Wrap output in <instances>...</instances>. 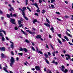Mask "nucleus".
<instances>
[{
	"instance_id": "obj_6",
	"label": "nucleus",
	"mask_w": 73,
	"mask_h": 73,
	"mask_svg": "<svg viewBox=\"0 0 73 73\" xmlns=\"http://www.w3.org/2000/svg\"><path fill=\"white\" fill-rule=\"evenodd\" d=\"M22 15H23L24 18L25 19H27V17H25V12H24V11H22Z\"/></svg>"
},
{
	"instance_id": "obj_23",
	"label": "nucleus",
	"mask_w": 73,
	"mask_h": 73,
	"mask_svg": "<svg viewBox=\"0 0 73 73\" xmlns=\"http://www.w3.org/2000/svg\"><path fill=\"white\" fill-rule=\"evenodd\" d=\"M65 57H66V56L67 57H70V55H69V54H66L65 55Z\"/></svg>"
},
{
	"instance_id": "obj_57",
	"label": "nucleus",
	"mask_w": 73,
	"mask_h": 73,
	"mask_svg": "<svg viewBox=\"0 0 73 73\" xmlns=\"http://www.w3.org/2000/svg\"><path fill=\"white\" fill-rule=\"evenodd\" d=\"M48 55H49V56H50V55H51V54H50V52H48Z\"/></svg>"
},
{
	"instance_id": "obj_45",
	"label": "nucleus",
	"mask_w": 73,
	"mask_h": 73,
	"mask_svg": "<svg viewBox=\"0 0 73 73\" xmlns=\"http://www.w3.org/2000/svg\"><path fill=\"white\" fill-rule=\"evenodd\" d=\"M51 31H54V28L53 27H52L50 29Z\"/></svg>"
},
{
	"instance_id": "obj_62",
	"label": "nucleus",
	"mask_w": 73,
	"mask_h": 73,
	"mask_svg": "<svg viewBox=\"0 0 73 73\" xmlns=\"http://www.w3.org/2000/svg\"><path fill=\"white\" fill-rule=\"evenodd\" d=\"M2 13H3V12L1 11V10H0V14H1Z\"/></svg>"
},
{
	"instance_id": "obj_1",
	"label": "nucleus",
	"mask_w": 73,
	"mask_h": 73,
	"mask_svg": "<svg viewBox=\"0 0 73 73\" xmlns=\"http://www.w3.org/2000/svg\"><path fill=\"white\" fill-rule=\"evenodd\" d=\"M10 61L11 63H10V65L11 67H13L12 65H13V63L15 62V60L12 56L11 57V59H10Z\"/></svg>"
},
{
	"instance_id": "obj_50",
	"label": "nucleus",
	"mask_w": 73,
	"mask_h": 73,
	"mask_svg": "<svg viewBox=\"0 0 73 73\" xmlns=\"http://www.w3.org/2000/svg\"><path fill=\"white\" fill-rule=\"evenodd\" d=\"M27 9H29V10L30 12H31V9H29V8L28 7H27Z\"/></svg>"
},
{
	"instance_id": "obj_25",
	"label": "nucleus",
	"mask_w": 73,
	"mask_h": 73,
	"mask_svg": "<svg viewBox=\"0 0 73 73\" xmlns=\"http://www.w3.org/2000/svg\"><path fill=\"white\" fill-rule=\"evenodd\" d=\"M18 55H20L21 56H23V53H20L17 54Z\"/></svg>"
},
{
	"instance_id": "obj_49",
	"label": "nucleus",
	"mask_w": 73,
	"mask_h": 73,
	"mask_svg": "<svg viewBox=\"0 0 73 73\" xmlns=\"http://www.w3.org/2000/svg\"><path fill=\"white\" fill-rule=\"evenodd\" d=\"M46 48H48V49L49 48V47H48V46L47 44H46Z\"/></svg>"
},
{
	"instance_id": "obj_51",
	"label": "nucleus",
	"mask_w": 73,
	"mask_h": 73,
	"mask_svg": "<svg viewBox=\"0 0 73 73\" xmlns=\"http://www.w3.org/2000/svg\"><path fill=\"white\" fill-rule=\"evenodd\" d=\"M3 32L4 34L5 35H6V32L5 31H3Z\"/></svg>"
},
{
	"instance_id": "obj_54",
	"label": "nucleus",
	"mask_w": 73,
	"mask_h": 73,
	"mask_svg": "<svg viewBox=\"0 0 73 73\" xmlns=\"http://www.w3.org/2000/svg\"><path fill=\"white\" fill-rule=\"evenodd\" d=\"M64 71V72H64V73H65V72H67L68 71V70H67V69H66Z\"/></svg>"
},
{
	"instance_id": "obj_15",
	"label": "nucleus",
	"mask_w": 73,
	"mask_h": 73,
	"mask_svg": "<svg viewBox=\"0 0 73 73\" xmlns=\"http://www.w3.org/2000/svg\"><path fill=\"white\" fill-rule=\"evenodd\" d=\"M64 38L66 39V40H67V41H69V39H68V38L66 36H64L63 37Z\"/></svg>"
},
{
	"instance_id": "obj_44",
	"label": "nucleus",
	"mask_w": 73,
	"mask_h": 73,
	"mask_svg": "<svg viewBox=\"0 0 73 73\" xmlns=\"http://www.w3.org/2000/svg\"><path fill=\"white\" fill-rule=\"evenodd\" d=\"M62 41H63V42H65V41H66V40H65V39H64L63 38H62Z\"/></svg>"
},
{
	"instance_id": "obj_2",
	"label": "nucleus",
	"mask_w": 73,
	"mask_h": 73,
	"mask_svg": "<svg viewBox=\"0 0 73 73\" xmlns=\"http://www.w3.org/2000/svg\"><path fill=\"white\" fill-rule=\"evenodd\" d=\"M10 21L12 23V24H14L15 25H16V23H15V19H11V20H10Z\"/></svg>"
},
{
	"instance_id": "obj_24",
	"label": "nucleus",
	"mask_w": 73,
	"mask_h": 73,
	"mask_svg": "<svg viewBox=\"0 0 73 73\" xmlns=\"http://www.w3.org/2000/svg\"><path fill=\"white\" fill-rule=\"evenodd\" d=\"M44 56H45V57L46 58H48V54H44Z\"/></svg>"
},
{
	"instance_id": "obj_56",
	"label": "nucleus",
	"mask_w": 73,
	"mask_h": 73,
	"mask_svg": "<svg viewBox=\"0 0 73 73\" xmlns=\"http://www.w3.org/2000/svg\"><path fill=\"white\" fill-rule=\"evenodd\" d=\"M16 60L17 61H18L19 60V58L17 57L16 58Z\"/></svg>"
},
{
	"instance_id": "obj_8",
	"label": "nucleus",
	"mask_w": 73,
	"mask_h": 73,
	"mask_svg": "<svg viewBox=\"0 0 73 73\" xmlns=\"http://www.w3.org/2000/svg\"><path fill=\"white\" fill-rule=\"evenodd\" d=\"M35 68L37 70H40V68L39 66H36Z\"/></svg>"
},
{
	"instance_id": "obj_42",
	"label": "nucleus",
	"mask_w": 73,
	"mask_h": 73,
	"mask_svg": "<svg viewBox=\"0 0 73 73\" xmlns=\"http://www.w3.org/2000/svg\"><path fill=\"white\" fill-rule=\"evenodd\" d=\"M14 29L15 30H17L18 29V28L17 27H15Z\"/></svg>"
},
{
	"instance_id": "obj_55",
	"label": "nucleus",
	"mask_w": 73,
	"mask_h": 73,
	"mask_svg": "<svg viewBox=\"0 0 73 73\" xmlns=\"http://www.w3.org/2000/svg\"><path fill=\"white\" fill-rule=\"evenodd\" d=\"M52 54H53L54 57V56H55V54H54V52H52Z\"/></svg>"
},
{
	"instance_id": "obj_29",
	"label": "nucleus",
	"mask_w": 73,
	"mask_h": 73,
	"mask_svg": "<svg viewBox=\"0 0 73 73\" xmlns=\"http://www.w3.org/2000/svg\"><path fill=\"white\" fill-rule=\"evenodd\" d=\"M7 17H8V18H10V17L11 16V14L10 15L9 14H7Z\"/></svg>"
},
{
	"instance_id": "obj_39",
	"label": "nucleus",
	"mask_w": 73,
	"mask_h": 73,
	"mask_svg": "<svg viewBox=\"0 0 73 73\" xmlns=\"http://www.w3.org/2000/svg\"><path fill=\"white\" fill-rule=\"evenodd\" d=\"M11 55H12V56H13L14 55V53H13V51H11Z\"/></svg>"
},
{
	"instance_id": "obj_11",
	"label": "nucleus",
	"mask_w": 73,
	"mask_h": 73,
	"mask_svg": "<svg viewBox=\"0 0 73 73\" xmlns=\"http://www.w3.org/2000/svg\"><path fill=\"white\" fill-rule=\"evenodd\" d=\"M26 31H27V32H29V33H30V34H31V35H32L33 36H34V35H33V34L32 33V32H31V31H30L26 30Z\"/></svg>"
},
{
	"instance_id": "obj_18",
	"label": "nucleus",
	"mask_w": 73,
	"mask_h": 73,
	"mask_svg": "<svg viewBox=\"0 0 73 73\" xmlns=\"http://www.w3.org/2000/svg\"><path fill=\"white\" fill-rule=\"evenodd\" d=\"M57 40L59 44H62V42H61V41L58 38H57Z\"/></svg>"
},
{
	"instance_id": "obj_10",
	"label": "nucleus",
	"mask_w": 73,
	"mask_h": 73,
	"mask_svg": "<svg viewBox=\"0 0 73 73\" xmlns=\"http://www.w3.org/2000/svg\"><path fill=\"white\" fill-rule=\"evenodd\" d=\"M5 47H2V48H1L0 49V50H1V51H5Z\"/></svg>"
},
{
	"instance_id": "obj_38",
	"label": "nucleus",
	"mask_w": 73,
	"mask_h": 73,
	"mask_svg": "<svg viewBox=\"0 0 73 73\" xmlns=\"http://www.w3.org/2000/svg\"><path fill=\"white\" fill-rule=\"evenodd\" d=\"M3 33H0V36L1 37H3Z\"/></svg>"
},
{
	"instance_id": "obj_34",
	"label": "nucleus",
	"mask_w": 73,
	"mask_h": 73,
	"mask_svg": "<svg viewBox=\"0 0 73 73\" xmlns=\"http://www.w3.org/2000/svg\"><path fill=\"white\" fill-rule=\"evenodd\" d=\"M57 35L60 37V38H61V35L60 34H57Z\"/></svg>"
},
{
	"instance_id": "obj_7",
	"label": "nucleus",
	"mask_w": 73,
	"mask_h": 73,
	"mask_svg": "<svg viewBox=\"0 0 73 73\" xmlns=\"http://www.w3.org/2000/svg\"><path fill=\"white\" fill-rule=\"evenodd\" d=\"M44 25H46V27H49V28H50V25L48 23H45L44 24Z\"/></svg>"
},
{
	"instance_id": "obj_46",
	"label": "nucleus",
	"mask_w": 73,
	"mask_h": 73,
	"mask_svg": "<svg viewBox=\"0 0 73 73\" xmlns=\"http://www.w3.org/2000/svg\"><path fill=\"white\" fill-rule=\"evenodd\" d=\"M68 43L69 44H70V45H73V44L72 43H70V42H68Z\"/></svg>"
},
{
	"instance_id": "obj_14",
	"label": "nucleus",
	"mask_w": 73,
	"mask_h": 73,
	"mask_svg": "<svg viewBox=\"0 0 73 73\" xmlns=\"http://www.w3.org/2000/svg\"><path fill=\"white\" fill-rule=\"evenodd\" d=\"M21 32H23V34H24V35H26V36H27V35H28V34H27V33H25L24 31H23V30H22V29L21 30Z\"/></svg>"
},
{
	"instance_id": "obj_26",
	"label": "nucleus",
	"mask_w": 73,
	"mask_h": 73,
	"mask_svg": "<svg viewBox=\"0 0 73 73\" xmlns=\"http://www.w3.org/2000/svg\"><path fill=\"white\" fill-rule=\"evenodd\" d=\"M45 10L43 9L42 11V13L44 14L45 13Z\"/></svg>"
},
{
	"instance_id": "obj_4",
	"label": "nucleus",
	"mask_w": 73,
	"mask_h": 73,
	"mask_svg": "<svg viewBox=\"0 0 73 73\" xmlns=\"http://www.w3.org/2000/svg\"><path fill=\"white\" fill-rule=\"evenodd\" d=\"M10 16L11 17H17V15L16 14H14L13 15H12V13H10Z\"/></svg>"
},
{
	"instance_id": "obj_16",
	"label": "nucleus",
	"mask_w": 73,
	"mask_h": 73,
	"mask_svg": "<svg viewBox=\"0 0 73 73\" xmlns=\"http://www.w3.org/2000/svg\"><path fill=\"white\" fill-rule=\"evenodd\" d=\"M13 10H14L13 8L12 7H11L10 9H9V11H13Z\"/></svg>"
},
{
	"instance_id": "obj_31",
	"label": "nucleus",
	"mask_w": 73,
	"mask_h": 73,
	"mask_svg": "<svg viewBox=\"0 0 73 73\" xmlns=\"http://www.w3.org/2000/svg\"><path fill=\"white\" fill-rule=\"evenodd\" d=\"M69 59L70 60V57H66V60H68Z\"/></svg>"
},
{
	"instance_id": "obj_61",
	"label": "nucleus",
	"mask_w": 73,
	"mask_h": 73,
	"mask_svg": "<svg viewBox=\"0 0 73 73\" xmlns=\"http://www.w3.org/2000/svg\"><path fill=\"white\" fill-rule=\"evenodd\" d=\"M54 64H56V65H57V64H58V62H56Z\"/></svg>"
},
{
	"instance_id": "obj_19",
	"label": "nucleus",
	"mask_w": 73,
	"mask_h": 73,
	"mask_svg": "<svg viewBox=\"0 0 73 73\" xmlns=\"http://www.w3.org/2000/svg\"><path fill=\"white\" fill-rule=\"evenodd\" d=\"M1 41H4L5 40V39L4 38V37H3V36H2V39H1Z\"/></svg>"
},
{
	"instance_id": "obj_35",
	"label": "nucleus",
	"mask_w": 73,
	"mask_h": 73,
	"mask_svg": "<svg viewBox=\"0 0 73 73\" xmlns=\"http://www.w3.org/2000/svg\"><path fill=\"white\" fill-rule=\"evenodd\" d=\"M23 49L24 48H21L20 49H19V51H23Z\"/></svg>"
},
{
	"instance_id": "obj_40",
	"label": "nucleus",
	"mask_w": 73,
	"mask_h": 73,
	"mask_svg": "<svg viewBox=\"0 0 73 73\" xmlns=\"http://www.w3.org/2000/svg\"><path fill=\"white\" fill-rule=\"evenodd\" d=\"M68 36H69V37H72V36L70 34H68Z\"/></svg>"
},
{
	"instance_id": "obj_3",
	"label": "nucleus",
	"mask_w": 73,
	"mask_h": 73,
	"mask_svg": "<svg viewBox=\"0 0 73 73\" xmlns=\"http://www.w3.org/2000/svg\"><path fill=\"white\" fill-rule=\"evenodd\" d=\"M9 42L11 44H11L10 46L11 48L12 49H13V48H14V43H13V42L11 41H9Z\"/></svg>"
},
{
	"instance_id": "obj_27",
	"label": "nucleus",
	"mask_w": 73,
	"mask_h": 73,
	"mask_svg": "<svg viewBox=\"0 0 73 73\" xmlns=\"http://www.w3.org/2000/svg\"><path fill=\"white\" fill-rule=\"evenodd\" d=\"M18 22L19 25H21V21H18Z\"/></svg>"
},
{
	"instance_id": "obj_20",
	"label": "nucleus",
	"mask_w": 73,
	"mask_h": 73,
	"mask_svg": "<svg viewBox=\"0 0 73 73\" xmlns=\"http://www.w3.org/2000/svg\"><path fill=\"white\" fill-rule=\"evenodd\" d=\"M44 60H45L46 62L47 63V64H49V62L48 61V60L46 59L45 58L44 59Z\"/></svg>"
},
{
	"instance_id": "obj_13",
	"label": "nucleus",
	"mask_w": 73,
	"mask_h": 73,
	"mask_svg": "<svg viewBox=\"0 0 73 73\" xmlns=\"http://www.w3.org/2000/svg\"><path fill=\"white\" fill-rule=\"evenodd\" d=\"M36 38H41V35H38L36 36Z\"/></svg>"
},
{
	"instance_id": "obj_64",
	"label": "nucleus",
	"mask_w": 73,
	"mask_h": 73,
	"mask_svg": "<svg viewBox=\"0 0 73 73\" xmlns=\"http://www.w3.org/2000/svg\"><path fill=\"white\" fill-rule=\"evenodd\" d=\"M19 9L20 11H22V9H21V8H19Z\"/></svg>"
},
{
	"instance_id": "obj_43",
	"label": "nucleus",
	"mask_w": 73,
	"mask_h": 73,
	"mask_svg": "<svg viewBox=\"0 0 73 73\" xmlns=\"http://www.w3.org/2000/svg\"><path fill=\"white\" fill-rule=\"evenodd\" d=\"M39 2L40 4L42 3V0H39Z\"/></svg>"
},
{
	"instance_id": "obj_9",
	"label": "nucleus",
	"mask_w": 73,
	"mask_h": 73,
	"mask_svg": "<svg viewBox=\"0 0 73 73\" xmlns=\"http://www.w3.org/2000/svg\"><path fill=\"white\" fill-rule=\"evenodd\" d=\"M31 5H33L36 6L37 8H38V9H39V8H38V5H37V3H35L32 4Z\"/></svg>"
},
{
	"instance_id": "obj_37",
	"label": "nucleus",
	"mask_w": 73,
	"mask_h": 73,
	"mask_svg": "<svg viewBox=\"0 0 73 73\" xmlns=\"http://www.w3.org/2000/svg\"><path fill=\"white\" fill-rule=\"evenodd\" d=\"M31 48L32 49H33V50H34V51H35V48H34V47H33V46H32Z\"/></svg>"
},
{
	"instance_id": "obj_30",
	"label": "nucleus",
	"mask_w": 73,
	"mask_h": 73,
	"mask_svg": "<svg viewBox=\"0 0 73 73\" xmlns=\"http://www.w3.org/2000/svg\"><path fill=\"white\" fill-rule=\"evenodd\" d=\"M25 42H27V43H29V40L27 39H26L25 40Z\"/></svg>"
},
{
	"instance_id": "obj_48",
	"label": "nucleus",
	"mask_w": 73,
	"mask_h": 73,
	"mask_svg": "<svg viewBox=\"0 0 73 73\" xmlns=\"http://www.w3.org/2000/svg\"><path fill=\"white\" fill-rule=\"evenodd\" d=\"M36 11L37 12H40V10L38 9H37V10H36Z\"/></svg>"
},
{
	"instance_id": "obj_32",
	"label": "nucleus",
	"mask_w": 73,
	"mask_h": 73,
	"mask_svg": "<svg viewBox=\"0 0 73 73\" xmlns=\"http://www.w3.org/2000/svg\"><path fill=\"white\" fill-rule=\"evenodd\" d=\"M38 53H40V54H42V52L41 51H38Z\"/></svg>"
},
{
	"instance_id": "obj_21",
	"label": "nucleus",
	"mask_w": 73,
	"mask_h": 73,
	"mask_svg": "<svg viewBox=\"0 0 73 73\" xmlns=\"http://www.w3.org/2000/svg\"><path fill=\"white\" fill-rule=\"evenodd\" d=\"M36 22H37V19H35L33 21V24H35V23H36Z\"/></svg>"
},
{
	"instance_id": "obj_52",
	"label": "nucleus",
	"mask_w": 73,
	"mask_h": 73,
	"mask_svg": "<svg viewBox=\"0 0 73 73\" xmlns=\"http://www.w3.org/2000/svg\"><path fill=\"white\" fill-rule=\"evenodd\" d=\"M51 7L52 8H54V5H51Z\"/></svg>"
},
{
	"instance_id": "obj_28",
	"label": "nucleus",
	"mask_w": 73,
	"mask_h": 73,
	"mask_svg": "<svg viewBox=\"0 0 73 73\" xmlns=\"http://www.w3.org/2000/svg\"><path fill=\"white\" fill-rule=\"evenodd\" d=\"M1 56L2 58H4V54L2 53L1 54Z\"/></svg>"
},
{
	"instance_id": "obj_63",
	"label": "nucleus",
	"mask_w": 73,
	"mask_h": 73,
	"mask_svg": "<svg viewBox=\"0 0 73 73\" xmlns=\"http://www.w3.org/2000/svg\"><path fill=\"white\" fill-rule=\"evenodd\" d=\"M6 40H9V39L8 38V37H6Z\"/></svg>"
},
{
	"instance_id": "obj_33",
	"label": "nucleus",
	"mask_w": 73,
	"mask_h": 73,
	"mask_svg": "<svg viewBox=\"0 0 73 73\" xmlns=\"http://www.w3.org/2000/svg\"><path fill=\"white\" fill-rule=\"evenodd\" d=\"M56 1L55 0H51V3H53V2H55Z\"/></svg>"
},
{
	"instance_id": "obj_5",
	"label": "nucleus",
	"mask_w": 73,
	"mask_h": 73,
	"mask_svg": "<svg viewBox=\"0 0 73 73\" xmlns=\"http://www.w3.org/2000/svg\"><path fill=\"white\" fill-rule=\"evenodd\" d=\"M62 68H61V70L62 71V72H65L64 71V69H65V67L64 66H61Z\"/></svg>"
},
{
	"instance_id": "obj_60",
	"label": "nucleus",
	"mask_w": 73,
	"mask_h": 73,
	"mask_svg": "<svg viewBox=\"0 0 73 73\" xmlns=\"http://www.w3.org/2000/svg\"><path fill=\"white\" fill-rule=\"evenodd\" d=\"M31 43L33 46H35V43H34L32 42Z\"/></svg>"
},
{
	"instance_id": "obj_41",
	"label": "nucleus",
	"mask_w": 73,
	"mask_h": 73,
	"mask_svg": "<svg viewBox=\"0 0 73 73\" xmlns=\"http://www.w3.org/2000/svg\"><path fill=\"white\" fill-rule=\"evenodd\" d=\"M56 14H58V15H60V13L56 11Z\"/></svg>"
},
{
	"instance_id": "obj_47",
	"label": "nucleus",
	"mask_w": 73,
	"mask_h": 73,
	"mask_svg": "<svg viewBox=\"0 0 73 73\" xmlns=\"http://www.w3.org/2000/svg\"><path fill=\"white\" fill-rule=\"evenodd\" d=\"M66 18H69V17L67 16V15H65L64 16Z\"/></svg>"
},
{
	"instance_id": "obj_12",
	"label": "nucleus",
	"mask_w": 73,
	"mask_h": 73,
	"mask_svg": "<svg viewBox=\"0 0 73 73\" xmlns=\"http://www.w3.org/2000/svg\"><path fill=\"white\" fill-rule=\"evenodd\" d=\"M7 68L4 67L3 68V70H4L5 71V72H7V73H9V72H8V71L7 70Z\"/></svg>"
},
{
	"instance_id": "obj_36",
	"label": "nucleus",
	"mask_w": 73,
	"mask_h": 73,
	"mask_svg": "<svg viewBox=\"0 0 73 73\" xmlns=\"http://www.w3.org/2000/svg\"><path fill=\"white\" fill-rule=\"evenodd\" d=\"M46 21L47 23H50L49 21V20H48V19H46Z\"/></svg>"
},
{
	"instance_id": "obj_59",
	"label": "nucleus",
	"mask_w": 73,
	"mask_h": 73,
	"mask_svg": "<svg viewBox=\"0 0 73 73\" xmlns=\"http://www.w3.org/2000/svg\"><path fill=\"white\" fill-rule=\"evenodd\" d=\"M36 51H37V52H38V48H37V47H36Z\"/></svg>"
},
{
	"instance_id": "obj_22",
	"label": "nucleus",
	"mask_w": 73,
	"mask_h": 73,
	"mask_svg": "<svg viewBox=\"0 0 73 73\" xmlns=\"http://www.w3.org/2000/svg\"><path fill=\"white\" fill-rule=\"evenodd\" d=\"M23 9H22V11H25V10L26 9V7H23Z\"/></svg>"
},
{
	"instance_id": "obj_58",
	"label": "nucleus",
	"mask_w": 73,
	"mask_h": 73,
	"mask_svg": "<svg viewBox=\"0 0 73 73\" xmlns=\"http://www.w3.org/2000/svg\"><path fill=\"white\" fill-rule=\"evenodd\" d=\"M3 30L1 29H0V33H1V32H3Z\"/></svg>"
},
{
	"instance_id": "obj_17",
	"label": "nucleus",
	"mask_w": 73,
	"mask_h": 73,
	"mask_svg": "<svg viewBox=\"0 0 73 73\" xmlns=\"http://www.w3.org/2000/svg\"><path fill=\"white\" fill-rule=\"evenodd\" d=\"M23 51H24L25 52H28V50L27 49L25 48H23Z\"/></svg>"
},
{
	"instance_id": "obj_53",
	"label": "nucleus",
	"mask_w": 73,
	"mask_h": 73,
	"mask_svg": "<svg viewBox=\"0 0 73 73\" xmlns=\"http://www.w3.org/2000/svg\"><path fill=\"white\" fill-rule=\"evenodd\" d=\"M23 25L21 24V25H20L19 27L18 28H20V27H21L22 26H23Z\"/></svg>"
}]
</instances>
